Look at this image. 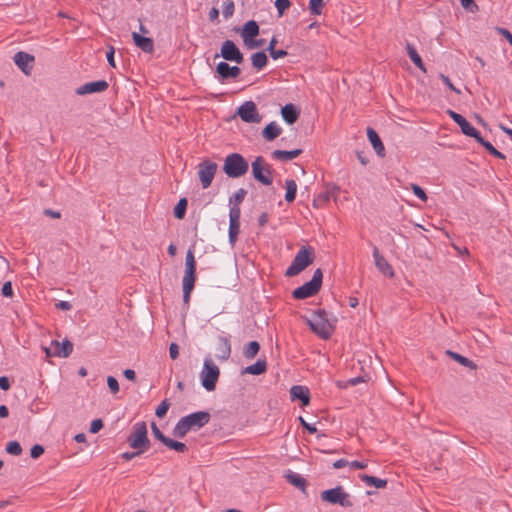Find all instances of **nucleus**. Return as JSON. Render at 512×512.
Returning a JSON list of instances; mask_svg holds the SVG:
<instances>
[{
  "label": "nucleus",
  "mask_w": 512,
  "mask_h": 512,
  "mask_svg": "<svg viewBox=\"0 0 512 512\" xmlns=\"http://www.w3.org/2000/svg\"><path fill=\"white\" fill-rule=\"evenodd\" d=\"M211 415L207 411H198L186 415L176 423L172 434L176 438H183L191 430H198L209 423Z\"/></svg>",
  "instance_id": "1"
},
{
  "label": "nucleus",
  "mask_w": 512,
  "mask_h": 512,
  "mask_svg": "<svg viewBox=\"0 0 512 512\" xmlns=\"http://www.w3.org/2000/svg\"><path fill=\"white\" fill-rule=\"evenodd\" d=\"M336 319H330L324 309L313 311L307 318L310 329L321 339H329L335 330Z\"/></svg>",
  "instance_id": "2"
},
{
  "label": "nucleus",
  "mask_w": 512,
  "mask_h": 512,
  "mask_svg": "<svg viewBox=\"0 0 512 512\" xmlns=\"http://www.w3.org/2000/svg\"><path fill=\"white\" fill-rule=\"evenodd\" d=\"M196 261L193 250L190 248L186 253L185 258V272L182 280L183 286V302L189 305L190 295L194 288L196 281Z\"/></svg>",
  "instance_id": "3"
},
{
  "label": "nucleus",
  "mask_w": 512,
  "mask_h": 512,
  "mask_svg": "<svg viewBox=\"0 0 512 512\" xmlns=\"http://www.w3.org/2000/svg\"><path fill=\"white\" fill-rule=\"evenodd\" d=\"M129 446L139 452H146L150 446V440L148 438L147 426L144 421L136 422L132 426V430L127 437Z\"/></svg>",
  "instance_id": "4"
},
{
  "label": "nucleus",
  "mask_w": 512,
  "mask_h": 512,
  "mask_svg": "<svg viewBox=\"0 0 512 512\" xmlns=\"http://www.w3.org/2000/svg\"><path fill=\"white\" fill-rule=\"evenodd\" d=\"M249 164L239 153L228 154L224 159L223 171L230 178H239L247 173Z\"/></svg>",
  "instance_id": "5"
},
{
  "label": "nucleus",
  "mask_w": 512,
  "mask_h": 512,
  "mask_svg": "<svg viewBox=\"0 0 512 512\" xmlns=\"http://www.w3.org/2000/svg\"><path fill=\"white\" fill-rule=\"evenodd\" d=\"M219 376V367L213 362V360L210 357H206L204 359L203 368L200 373L202 386L209 392L214 391Z\"/></svg>",
  "instance_id": "6"
},
{
  "label": "nucleus",
  "mask_w": 512,
  "mask_h": 512,
  "mask_svg": "<svg viewBox=\"0 0 512 512\" xmlns=\"http://www.w3.org/2000/svg\"><path fill=\"white\" fill-rule=\"evenodd\" d=\"M323 273L320 268L314 271L312 279L302 286L296 288L292 295L295 299H306L308 297L316 295L322 285Z\"/></svg>",
  "instance_id": "7"
},
{
  "label": "nucleus",
  "mask_w": 512,
  "mask_h": 512,
  "mask_svg": "<svg viewBox=\"0 0 512 512\" xmlns=\"http://www.w3.org/2000/svg\"><path fill=\"white\" fill-rule=\"evenodd\" d=\"M314 260V250L310 246H303L295 255L290 264V276H296L305 270Z\"/></svg>",
  "instance_id": "8"
},
{
  "label": "nucleus",
  "mask_w": 512,
  "mask_h": 512,
  "mask_svg": "<svg viewBox=\"0 0 512 512\" xmlns=\"http://www.w3.org/2000/svg\"><path fill=\"white\" fill-rule=\"evenodd\" d=\"M321 499L324 502L330 504H338L344 508L353 506L350 495L345 492L342 486H337L335 488L322 491Z\"/></svg>",
  "instance_id": "9"
},
{
  "label": "nucleus",
  "mask_w": 512,
  "mask_h": 512,
  "mask_svg": "<svg viewBox=\"0 0 512 512\" xmlns=\"http://www.w3.org/2000/svg\"><path fill=\"white\" fill-rule=\"evenodd\" d=\"M251 170L255 180L265 186L272 184L273 179L271 176L270 167L265 163V160L262 156L256 157V159L252 162Z\"/></svg>",
  "instance_id": "10"
},
{
  "label": "nucleus",
  "mask_w": 512,
  "mask_h": 512,
  "mask_svg": "<svg viewBox=\"0 0 512 512\" xmlns=\"http://www.w3.org/2000/svg\"><path fill=\"white\" fill-rule=\"evenodd\" d=\"M218 165L208 159L201 161L198 164V177L203 189H207L212 184V181L217 172Z\"/></svg>",
  "instance_id": "11"
},
{
  "label": "nucleus",
  "mask_w": 512,
  "mask_h": 512,
  "mask_svg": "<svg viewBox=\"0 0 512 512\" xmlns=\"http://www.w3.org/2000/svg\"><path fill=\"white\" fill-rule=\"evenodd\" d=\"M305 175L306 171L302 165L296 162L290 163V176L293 177L290 179V203L295 199L297 182H299L300 185L304 184V186L307 187V182L302 181V178H304Z\"/></svg>",
  "instance_id": "12"
},
{
  "label": "nucleus",
  "mask_w": 512,
  "mask_h": 512,
  "mask_svg": "<svg viewBox=\"0 0 512 512\" xmlns=\"http://www.w3.org/2000/svg\"><path fill=\"white\" fill-rule=\"evenodd\" d=\"M237 115L246 123H259L262 119L253 101H246L238 107Z\"/></svg>",
  "instance_id": "13"
},
{
  "label": "nucleus",
  "mask_w": 512,
  "mask_h": 512,
  "mask_svg": "<svg viewBox=\"0 0 512 512\" xmlns=\"http://www.w3.org/2000/svg\"><path fill=\"white\" fill-rule=\"evenodd\" d=\"M240 207H230L229 210V243L234 246L240 233Z\"/></svg>",
  "instance_id": "14"
},
{
  "label": "nucleus",
  "mask_w": 512,
  "mask_h": 512,
  "mask_svg": "<svg viewBox=\"0 0 512 512\" xmlns=\"http://www.w3.org/2000/svg\"><path fill=\"white\" fill-rule=\"evenodd\" d=\"M220 55L226 61L236 62L237 64H241L244 60L242 52L232 40H225L222 43Z\"/></svg>",
  "instance_id": "15"
},
{
  "label": "nucleus",
  "mask_w": 512,
  "mask_h": 512,
  "mask_svg": "<svg viewBox=\"0 0 512 512\" xmlns=\"http://www.w3.org/2000/svg\"><path fill=\"white\" fill-rule=\"evenodd\" d=\"M290 401H299L301 408H305L311 403L310 389L304 385H293L290 387Z\"/></svg>",
  "instance_id": "16"
},
{
  "label": "nucleus",
  "mask_w": 512,
  "mask_h": 512,
  "mask_svg": "<svg viewBox=\"0 0 512 512\" xmlns=\"http://www.w3.org/2000/svg\"><path fill=\"white\" fill-rule=\"evenodd\" d=\"M109 84L106 80H98L93 82H87L76 88L75 93L83 96L93 93H101L108 89Z\"/></svg>",
  "instance_id": "17"
},
{
  "label": "nucleus",
  "mask_w": 512,
  "mask_h": 512,
  "mask_svg": "<svg viewBox=\"0 0 512 512\" xmlns=\"http://www.w3.org/2000/svg\"><path fill=\"white\" fill-rule=\"evenodd\" d=\"M340 188L334 185H327L325 190L320 192L313 199V207L319 209L325 207L332 198H336Z\"/></svg>",
  "instance_id": "18"
},
{
  "label": "nucleus",
  "mask_w": 512,
  "mask_h": 512,
  "mask_svg": "<svg viewBox=\"0 0 512 512\" xmlns=\"http://www.w3.org/2000/svg\"><path fill=\"white\" fill-rule=\"evenodd\" d=\"M447 114L456 124L460 126L461 131L464 135L468 137H473L478 132V130L475 127H473L461 114L450 109L447 110Z\"/></svg>",
  "instance_id": "19"
},
{
  "label": "nucleus",
  "mask_w": 512,
  "mask_h": 512,
  "mask_svg": "<svg viewBox=\"0 0 512 512\" xmlns=\"http://www.w3.org/2000/svg\"><path fill=\"white\" fill-rule=\"evenodd\" d=\"M14 62L25 75H30L33 69L34 56L19 51L14 55Z\"/></svg>",
  "instance_id": "20"
},
{
  "label": "nucleus",
  "mask_w": 512,
  "mask_h": 512,
  "mask_svg": "<svg viewBox=\"0 0 512 512\" xmlns=\"http://www.w3.org/2000/svg\"><path fill=\"white\" fill-rule=\"evenodd\" d=\"M216 73L218 74L219 80L225 81L237 78L241 70L238 66H230L227 62L222 61L217 64Z\"/></svg>",
  "instance_id": "21"
},
{
  "label": "nucleus",
  "mask_w": 512,
  "mask_h": 512,
  "mask_svg": "<svg viewBox=\"0 0 512 512\" xmlns=\"http://www.w3.org/2000/svg\"><path fill=\"white\" fill-rule=\"evenodd\" d=\"M374 263L377 269L385 276L393 277L394 271L392 266L387 262L384 256L380 253L379 249L375 246L373 249Z\"/></svg>",
  "instance_id": "22"
},
{
  "label": "nucleus",
  "mask_w": 512,
  "mask_h": 512,
  "mask_svg": "<svg viewBox=\"0 0 512 512\" xmlns=\"http://www.w3.org/2000/svg\"><path fill=\"white\" fill-rule=\"evenodd\" d=\"M259 34V25L255 20H249L247 21L242 29L241 37L245 43L246 46L252 47L251 40L258 36Z\"/></svg>",
  "instance_id": "23"
},
{
  "label": "nucleus",
  "mask_w": 512,
  "mask_h": 512,
  "mask_svg": "<svg viewBox=\"0 0 512 512\" xmlns=\"http://www.w3.org/2000/svg\"><path fill=\"white\" fill-rule=\"evenodd\" d=\"M51 345L54 348L53 356L66 358L70 356L73 351V344L67 339L62 342L53 340Z\"/></svg>",
  "instance_id": "24"
},
{
  "label": "nucleus",
  "mask_w": 512,
  "mask_h": 512,
  "mask_svg": "<svg viewBox=\"0 0 512 512\" xmlns=\"http://www.w3.org/2000/svg\"><path fill=\"white\" fill-rule=\"evenodd\" d=\"M217 358L223 361H226L229 359L231 355V344L227 337L220 336L218 338V345H217Z\"/></svg>",
  "instance_id": "25"
},
{
  "label": "nucleus",
  "mask_w": 512,
  "mask_h": 512,
  "mask_svg": "<svg viewBox=\"0 0 512 512\" xmlns=\"http://www.w3.org/2000/svg\"><path fill=\"white\" fill-rule=\"evenodd\" d=\"M135 45L145 53H152L154 50V42L152 38L139 35L137 32L132 34Z\"/></svg>",
  "instance_id": "26"
},
{
  "label": "nucleus",
  "mask_w": 512,
  "mask_h": 512,
  "mask_svg": "<svg viewBox=\"0 0 512 512\" xmlns=\"http://www.w3.org/2000/svg\"><path fill=\"white\" fill-rule=\"evenodd\" d=\"M367 137L370 141V143L372 144L374 150L376 151V153L383 157L385 155V147L378 135V133L373 129V128H368L367 129Z\"/></svg>",
  "instance_id": "27"
},
{
  "label": "nucleus",
  "mask_w": 512,
  "mask_h": 512,
  "mask_svg": "<svg viewBox=\"0 0 512 512\" xmlns=\"http://www.w3.org/2000/svg\"><path fill=\"white\" fill-rule=\"evenodd\" d=\"M267 370V361L265 358H259L254 364L245 367L242 374L261 375Z\"/></svg>",
  "instance_id": "28"
},
{
  "label": "nucleus",
  "mask_w": 512,
  "mask_h": 512,
  "mask_svg": "<svg viewBox=\"0 0 512 512\" xmlns=\"http://www.w3.org/2000/svg\"><path fill=\"white\" fill-rule=\"evenodd\" d=\"M405 48H406L407 55L409 56L410 60L414 63V65L417 68H419L421 71L426 72V68L422 61V58L418 54L414 45L407 42Z\"/></svg>",
  "instance_id": "29"
},
{
  "label": "nucleus",
  "mask_w": 512,
  "mask_h": 512,
  "mask_svg": "<svg viewBox=\"0 0 512 512\" xmlns=\"http://www.w3.org/2000/svg\"><path fill=\"white\" fill-rule=\"evenodd\" d=\"M282 132V128L276 122H270L262 131V136L267 141H273Z\"/></svg>",
  "instance_id": "30"
},
{
  "label": "nucleus",
  "mask_w": 512,
  "mask_h": 512,
  "mask_svg": "<svg viewBox=\"0 0 512 512\" xmlns=\"http://www.w3.org/2000/svg\"><path fill=\"white\" fill-rule=\"evenodd\" d=\"M290 484L298 488L306 497L307 493V480L298 473H294L290 471Z\"/></svg>",
  "instance_id": "31"
},
{
  "label": "nucleus",
  "mask_w": 512,
  "mask_h": 512,
  "mask_svg": "<svg viewBox=\"0 0 512 512\" xmlns=\"http://www.w3.org/2000/svg\"><path fill=\"white\" fill-rule=\"evenodd\" d=\"M446 354L464 367H467L471 370H475L477 368V365L472 360H470L467 357L462 356L459 353L453 352L451 350H447Z\"/></svg>",
  "instance_id": "32"
},
{
  "label": "nucleus",
  "mask_w": 512,
  "mask_h": 512,
  "mask_svg": "<svg viewBox=\"0 0 512 512\" xmlns=\"http://www.w3.org/2000/svg\"><path fill=\"white\" fill-rule=\"evenodd\" d=\"M260 351V344L258 341H250L243 347L242 354L248 360L254 359Z\"/></svg>",
  "instance_id": "33"
},
{
  "label": "nucleus",
  "mask_w": 512,
  "mask_h": 512,
  "mask_svg": "<svg viewBox=\"0 0 512 512\" xmlns=\"http://www.w3.org/2000/svg\"><path fill=\"white\" fill-rule=\"evenodd\" d=\"M360 479L365 482L368 486H373L375 488H385L387 486V480L381 479L375 476H370L367 474L360 475Z\"/></svg>",
  "instance_id": "34"
},
{
  "label": "nucleus",
  "mask_w": 512,
  "mask_h": 512,
  "mask_svg": "<svg viewBox=\"0 0 512 512\" xmlns=\"http://www.w3.org/2000/svg\"><path fill=\"white\" fill-rule=\"evenodd\" d=\"M252 65L257 70H262L267 64V56L264 52H256L251 56Z\"/></svg>",
  "instance_id": "35"
},
{
  "label": "nucleus",
  "mask_w": 512,
  "mask_h": 512,
  "mask_svg": "<svg viewBox=\"0 0 512 512\" xmlns=\"http://www.w3.org/2000/svg\"><path fill=\"white\" fill-rule=\"evenodd\" d=\"M164 445L178 453H185L188 450V447L185 443L173 440L171 438H168Z\"/></svg>",
  "instance_id": "36"
},
{
  "label": "nucleus",
  "mask_w": 512,
  "mask_h": 512,
  "mask_svg": "<svg viewBox=\"0 0 512 512\" xmlns=\"http://www.w3.org/2000/svg\"><path fill=\"white\" fill-rule=\"evenodd\" d=\"M246 195L247 191L244 188L238 189L234 193V195L229 199L230 204H232L231 207H239V205L242 203Z\"/></svg>",
  "instance_id": "37"
},
{
  "label": "nucleus",
  "mask_w": 512,
  "mask_h": 512,
  "mask_svg": "<svg viewBox=\"0 0 512 512\" xmlns=\"http://www.w3.org/2000/svg\"><path fill=\"white\" fill-rule=\"evenodd\" d=\"M186 209H187V199L181 198L174 208V216L177 219H183L185 216Z\"/></svg>",
  "instance_id": "38"
},
{
  "label": "nucleus",
  "mask_w": 512,
  "mask_h": 512,
  "mask_svg": "<svg viewBox=\"0 0 512 512\" xmlns=\"http://www.w3.org/2000/svg\"><path fill=\"white\" fill-rule=\"evenodd\" d=\"M7 453L18 456L22 453V447L17 441H10L6 446Z\"/></svg>",
  "instance_id": "39"
},
{
  "label": "nucleus",
  "mask_w": 512,
  "mask_h": 512,
  "mask_svg": "<svg viewBox=\"0 0 512 512\" xmlns=\"http://www.w3.org/2000/svg\"><path fill=\"white\" fill-rule=\"evenodd\" d=\"M323 0H310L309 9L312 15H320L323 7Z\"/></svg>",
  "instance_id": "40"
},
{
  "label": "nucleus",
  "mask_w": 512,
  "mask_h": 512,
  "mask_svg": "<svg viewBox=\"0 0 512 512\" xmlns=\"http://www.w3.org/2000/svg\"><path fill=\"white\" fill-rule=\"evenodd\" d=\"M151 431L153 436L163 444H165L167 439L169 438L163 434V432L159 429L155 422H152L151 424Z\"/></svg>",
  "instance_id": "41"
},
{
  "label": "nucleus",
  "mask_w": 512,
  "mask_h": 512,
  "mask_svg": "<svg viewBox=\"0 0 512 512\" xmlns=\"http://www.w3.org/2000/svg\"><path fill=\"white\" fill-rule=\"evenodd\" d=\"M170 407V403L167 399H164L156 408L155 414L157 417L162 418L166 415L168 409Z\"/></svg>",
  "instance_id": "42"
},
{
  "label": "nucleus",
  "mask_w": 512,
  "mask_h": 512,
  "mask_svg": "<svg viewBox=\"0 0 512 512\" xmlns=\"http://www.w3.org/2000/svg\"><path fill=\"white\" fill-rule=\"evenodd\" d=\"M462 7L472 13L478 12L479 7L474 0H459Z\"/></svg>",
  "instance_id": "43"
},
{
  "label": "nucleus",
  "mask_w": 512,
  "mask_h": 512,
  "mask_svg": "<svg viewBox=\"0 0 512 512\" xmlns=\"http://www.w3.org/2000/svg\"><path fill=\"white\" fill-rule=\"evenodd\" d=\"M472 138H474L476 142L483 146L488 152L492 151L494 148V146L489 141L484 140L479 131Z\"/></svg>",
  "instance_id": "44"
},
{
  "label": "nucleus",
  "mask_w": 512,
  "mask_h": 512,
  "mask_svg": "<svg viewBox=\"0 0 512 512\" xmlns=\"http://www.w3.org/2000/svg\"><path fill=\"white\" fill-rule=\"evenodd\" d=\"M234 10H235V6H234L233 1H229V2L225 3L223 6V10H222L223 17L225 19L230 18L233 15Z\"/></svg>",
  "instance_id": "45"
},
{
  "label": "nucleus",
  "mask_w": 512,
  "mask_h": 512,
  "mask_svg": "<svg viewBox=\"0 0 512 512\" xmlns=\"http://www.w3.org/2000/svg\"><path fill=\"white\" fill-rule=\"evenodd\" d=\"M411 189L415 196H417L420 200L426 202L428 197L425 191L417 184H411Z\"/></svg>",
  "instance_id": "46"
},
{
  "label": "nucleus",
  "mask_w": 512,
  "mask_h": 512,
  "mask_svg": "<svg viewBox=\"0 0 512 512\" xmlns=\"http://www.w3.org/2000/svg\"><path fill=\"white\" fill-rule=\"evenodd\" d=\"M300 112L301 109L298 106L290 103V125L294 124L297 121Z\"/></svg>",
  "instance_id": "47"
},
{
  "label": "nucleus",
  "mask_w": 512,
  "mask_h": 512,
  "mask_svg": "<svg viewBox=\"0 0 512 512\" xmlns=\"http://www.w3.org/2000/svg\"><path fill=\"white\" fill-rule=\"evenodd\" d=\"M107 385L113 394H116L119 392V383L115 377L108 376L107 377Z\"/></svg>",
  "instance_id": "48"
},
{
  "label": "nucleus",
  "mask_w": 512,
  "mask_h": 512,
  "mask_svg": "<svg viewBox=\"0 0 512 512\" xmlns=\"http://www.w3.org/2000/svg\"><path fill=\"white\" fill-rule=\"evenodd\" d=\"M44 453V447L42 445L36 444L30 450V455L33 459L39 458Z\"/></svg>",
  "instance_id": "49"
},
{
  "label": "nucleus",
  "mask_w": 512,
  "mask_h": 512,
  "mask_svg": "<svg viewBox=\"0 0 512 512\" xmlns=\"http://www.w3.org/2000/svg\"><path fill=\"white\" fill-rule=\"evenodd\" d=\"M272 158L282 161H288V150H275L272 152Z\"/></svg>",
  "instance_id": "50"
},
{
  "label": "nucleus",
  "mask_w": 512,
  "mask_h": 512,
  "mask_svg": "<svg viewBox=\"0 0 512 512\" xmlns=\"http://www.w3.org/2000/svg\"><path fill=\"white\" fill-rule=\"evenodd\" d=\"M103 428V421L101 419H95L90 424V432L92 434L98 433Z\"/></svg>",
  "instance_id": "51"
},
{
  "label": "nucleus",
  "mask_w": 512,
  "mask_h": 512,
  "mask_svg": "<svg viewBox=\"0 0 512 512\" xmlns=\"http://www.w3.org/2000/svg\"><path fill=\"white\" fill-rule=\"evenodd\" d=\"M440 78L441 80L443 81V83L451 90V91H454L456 92L457 94L460 93V90L457 89L453 83L451 82L450 78L444 74H440Z\"/></svg>",
  "instance_id": "52"
},
{
  "label": "nucleus",
  "mask_w": 512,
  "mask_h": 512,
  "mask_svg": "<svg viewBox=\"0 0 512 512\" xmlns=\"http://www.w3.org/2000/svg\"><path fill=\"white\" fill-rule=\"evenodd\" d=\"M275 6L279 12V15H283L284 11L288 9V0H276Z\"/></svg>",
  "instance_id": "53"
},
{
  "label": "nucleus",
  "mask_w": 512,
  "mask_h": 512,
  "mask_svg": "<svg viewBox=\"0 0 512 512\" xmlns=\"http://www.w3.org/2000/svg\"><path fill=\"white\" fill-rule=\"evenodd\" d=\"M2 295L5 297L13 296V288L11 282H5L2 286Z\"/></svg>",
  "instance_id": "54"
},
{
  "label": "nucleus",
  "mask_w": 512,
  "mask_h": 512,
  "mask_svg": "<svg viewBox=\"0 0 512 512\" xmlns=\"http://www.w3.org/2000/svg\"><path fill=\"white\" fill-rule=\"evenodd\" d=\"M298 420H299V422L301 423V425H302L305 429H307V431H308L310 434H314V433H316V432H317L316 427H315L314 425H311V424L307 423V422L305 421V419H304L302 416H299V417H298Z\"/></svg>",
  "instance_id": "55"
},
{
  "label": "nucleus",
  "mask_w": 512,
  "mask_h": 512,
  "mask_svg": "<svg viewBox=\"0 0 512 512\" xmlns=\"http://www.w3.org/2000/svg\"><path fill=\"white\" fill-rule=\"evenodd\" d=\"M169 354L171 359L175 360L179 356V346L176 343H171L169 346Z\"/></svg>",
  "instance_id": "56"
},
{
  "label": "nucleus",
  "mask_w": 512,
  "mask_h": 512,
  "mask_svg": "<svg viewBox=\"0 0 512 512\" xmlns=\"http://www.w3.org/2000/svg\"><path fill=\"white\" fill-rule=\"evenodd\" d=\"M114 47L110 46L108 51L106 52V58L111 67H115V60H114Z\"/></svg>",
  "instance_id": "57"
},
{
  "label": "nucleus",
  "mask_w": 512,
  "mask_h": 512,
  "mask_svg": "<svg viewBox=\"0 0 512 512\" xmlns=\"http://www.w3.org/2000/svg\"><path fill=\"white\" fill-rule=\"evenodd\" d=\"M497 31L499 32L500 35H502L508 42L509 44L512 46V33L507 30L506 28H498Z\"/></svg>",
  "instance_id": "58"
},
{
  "label": "nucleus",
  "mask_w": 512,
  "mask_h": 512,
  "mask_svg": "<svg viewBox=\"0 0 512 512\" xmlns=\"http://www.w3.org/2000/svg\"><path fill=\"white\" fill-rule=\"evenodd\" d=\"M143 452H139V450H136L134 452H124L122 453L121 457L126 460V461H130L132 460L133 458H135L136 456H139L140 454H142Z\"/></svg>",
  "instance_id": "59"
},
{
  "label": "nucleus",
  "mask_w": 512,
  "mask_h": 512,
  "mask_svg": "<svg viewBox=\"0 0 512 512\" xmlns=\"http://www.w3.org/2000/svg\"><path fill=\"white\" fill-rule=\"evenodd\" d=\"M56 308L63 311H68L72 308V305L68 301H59L55 304Z\"/></svg>",
  "instance_id": "60"
},
{
  "label": "nucleus",
  "mask_w": 512,
  "mask_h": 512,
  "mask_svg": "<svg viewBox=\"0 0 512 512\" xmlns=\"http://www.w3.org/2000/svg\"><path fill=\"white\" fill-rule=\"evenodd\" d=\"M349 467L351 469H355V470H357V469H364V468L367 467V463L361 462V461H358V460H354V461H351L349 463Z\"/></svg>",
  "instance_id": "61"
},
{
  "label": "nucleus",
  "mask_w": 512,
  "mask_h": 512,
  "mask_svg": "<svg viewBox=\"0 0 512 512\" xmlns=\"http://www.w3.org/2000/svg\"><path fill=\"white\" fill-rule=\"evenodd\" d=\"M270 55L273 59H278V58L286 56L287 51L283 50V49H279V50L275 49L270 52Z\"/></svg>",
  "instance_id": "62"
},
{
  "label": "nucleus",
  "mask_w": 512,
  "mask_h": 512,
  "mask_svg": "<svg viewBox=\"0 0 512 512\" xmlns=\"http://www.w3.org/2000/svg\"><path fill=\"white\" fill-rule=\"evenodd\" d=\"M349 461H347L346 459H338L336 460L334 463H333V467L335 469H341L343 467H346V466H349Z\"/></svg>",
  "instance_id": "63"
},
{
  "label": "nucleus",
  "mask_w": 512,
  "mask_h": 512,
  "mask_svg": "<svg viewBox=\"0 0 512 512\" xmlns=\"http://www.w3.org/2000/svg\"><path fill=\"white\" fill-rule=\"evenodd\" d=\"M11 384H10V381L9 379L6 377V376H1L0 377V388L2 390H8L10 388Z\"/></svg>",
  "instance_id": "64"
}]
</instances>
